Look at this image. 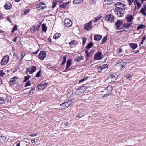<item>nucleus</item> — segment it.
I'll return each mask as SVG.
<instances>
[{
	"instance_id": "nucleus-1",
	"label": "nucleus",
	"mask_w": 146,
	"mask_h": 146,
	"mask_svg": "<svg viewBox=\"0 0 146 146\" xmlns=\"http://www.w3.org/2000/svg\"><path fill=\"white\" fill-rule=\"evenodd\" d=\"M74 99H71L66 102L60 104L61 108L63 109H65L68 107L71 104L72 101Z\"/></svg>"
},
{
	"instance_id": "nucleus-2",
	"label": "nucleus",
	"mask_w": 146,
	"mask_h": 146,
	"mask_svg": "<svg viewBox=\"0 0 146 146\" xmlns=\"http://www.w3.org/2000/svg\"><path fill=\"white\" fill-rule=\"evenodd\" d=\"M115 7H116V9H118L125 10L126 9L125 5L121 2L117 3L115 4Z\"/></svg>"
},
{
	"instance_id": "nucleus-3",
	"label": "nucleus",
	"mask_w": 146,
	"mask_h": 146,
	"mask_svg": "<svg viewBox=\"0 0 146 146\" xmlns=\"http://www.w3.org/2000/svg\"><path fill=\"white\" fill-rule=\"evenodd\" d=\"M125 10L122 9H115L114 12L115 14L119 17H121L123 16L124 14V11Z\"/></svg>"
},
{
	"instance_id": "nucleus-4",
	"label": "nucleus",
	"mask_w": 146,
	"mask_h": 146,
	"mask_svg": "<svg viewBox=\"0 0 146 146\" xmlns=\"http://www.w3.org/2000/svg\"><path fill=\"white\" fill-rule=\"evenodd\" d=\"M85 90V89L84 86H82L76 90L75 92V94L76 95H79L83 93Z\"/></svg>"
},
{
	"instance_id": "nucleus-5",
	"label": "nucleus",
	"mask_w": 146,
	"mask_h": 146,
	"mask_svg": "<svg viewBox=\"0 0 146 146\" xmlns=\"http://www.w3.org/2000/svg\"><path fill=\"white\" fill-rule=\"evenodd\" d=\"M105 19L106 21L110 23H113L114 21V17L111 14L107 15L105 17Z\"/></svg>"
},
{
	"instance_id": "nucleus-6",
	"label": "nucleus",
	"mask_w": 146,
	"mask_h": 146,
	"mask_svg": "<svg viewBox=\"0 0 146 146\" xmlns=\"http://www.w3.org/2000/svg\"><path fill=\"white\" fill-rule=\"evenodd\" d=\"M9 59V56L8 55H7L5 56L3 58L1 62V65H5L8 62Z\"/></svg>"
},
{
	"instance_id": "nucleus-7",
	"label": "nucleus",
	"mask_w": 146,
	"mask_h": 146,
	"mask_svg": "<svg viewBox=\"0 0 146 146\" xmlns=\"http://www.w3.org/2000/svg\"><path fill=\"white\" fill-rule=\"evenodd\" d=\"M64 23L65 25L67 27H70L71 26L72 22L69 19H65L64 21Z\"/></svg>"
},
{
	"instance_id": "nucleus-8",
	"label": "nucleus",
	"mask_w": 146,
	"mask_h": 146,
	"mask_svg": "<svg viewBox=\"0 0 146 146\" xmlns=\"http://www.w3.org/2000/svg\"><path fill=\"white\" fill-rule=\"evenodd\" d=\"M92 21H90L85 25L84 28L86 30H90L92 28Z\"/></svg>"
},
{
	"instance_id": "nucleus-9",
	"label": "nucleus",
	"mask_w": 146,
	"mask_h": 146,
	"mask_svg": "<svg viewBox=\"0 0 146 146\" xmlns=\"http://www.w3.org/2000/svg\"><path fill=\"white\" fill-rule=\"evenodd\" d=\"M123 23V21L121 20H118L115 24L116 26V29L117 30L120 29V27Z\"/></svg>"
},
{
	"instance_id": "nucleus-10",
	"label": "nucleus",
	"mask_w": 146,
	"mask_h": 146,
	"mask_svg": "<svg viewBox=\"0 0 146 146\" xmlns=\"http://www.w3.org/2000/svg\"><path fill=\"white\" fill-rule=\"evenodd\" d=\"M36 67L34 66H32L30 67H29L27 68V71L30 74H32L34 73L36 70Z\"/></svg>"
},
{
	"instance_id": "nucleus-11",
	"label": "nucleus",
	"mask_w": 146,
	"mask_h": 146,
	"mask_svg": "<svg viewBox=\"0 0 146 146\" xmlns=\"http://www.w3.org/2000/svg\"><path fill=\"white\" fill-rule=\"evenodd\" d=\"M46 56V52L44 51H41L39 53L38 56L39 58L41 60L44 59Z\"/></svg>"
},
{
	"instance_id": "nucleus-12",
	"label": "nucleus",
	"mask_w": 146,
	"mask_h": 146,
	"mask_svg": "<svg viewBox=\"0 0 146 146\" xmlns=\"http://www.w3.org/2000/svg\"><path fill=\"white\" fill-rule=\"evenodd\" d=\"M102 53L100 51L96 53L94 56V59L96 60L102 59V57L101 56Z\"/></svg>"
},
{
	"instance_id": "nucleus-13",
	"label": "nucleus",
	"mask_w": 146,
	"mask_h": 146,
	"mask_svg": "<svg viewBox=\"0 0 146 146\" xmlns=\"http://www.w3.org/2000/svg\"><path fill=\"white\" fill-rule=\"evenodd\" d=\"M18 78L17 76L11 78L10 80V85H12L17 82Z\"/></svg>"
},
{
	"instance_id": "nucleus-14",
	"label": "nucleus",
	"mask_w": 146,
	"mask_h": 146,
	"mask_svg": "<svg viewBox=\"0 0 146 146\" xmlns=\"http://www.w3.org/2000/svg\"><path fill=\"white\" fill-rule=\"evenodd\" d=\"M146 5L144 3L143 4V7L140 10V12L143 15L146 16Z\"/></svg>"
},
{
	"instance_id": "nucleus-15",
	"label": "nucleus",
	"mask_w": 146,
	"mask_h": 146,
	"mask_svg": "<svg viewBox=\"0 0 146 146\" xmlns=\"http://www.w3.org/2000/svg\"><path fill=\"white\" fill-rule=\"evenodd\" d=\"M126 63L125 62H121L119 63H117L116 66H117L120 68L121 70L123 69L125 66Z\"/></svg>"
},
{
	"instance_id": "nucleus-16",
	"label": "nucleus",
	"mask_w": 146,
	"mask_h": 146,
	"mask_svg": "<svg viewBox=\"0 0 146 146\" xmlns=\"http://www.w3.org/2000/svg\"><path fill=\"white\" fill-rule=\"evenodd\" d=\"M134 19L133 15H128L126 17V21L128 23H132V21H133Z\"/></svg>"
},
{
	"instance_id": "nucleus-17",
	"label": "nucleus",
	"mask_w": 146,
	"mask_h": 146,
	"mask_svg": "<svg viewBox=\"0 0 146 146\" xmlns=\"http://www.w3.org/2000/svg\"><path fill=\"white\" fill-rule=\"evenodd\" d=\"M71 62L72 60L71 59H69L67 60L66 62V66L65 69L66 71H68L70 70L69 68V66L71 65Z\"/></svg>"
},
{
	"instance_id": "nucleus-18",
	"label": "nucleus",
	"mask_w": 146,
	"mask_h": 146,
	"mask_svg": "<svg viewBox=\"0 0 146 146\" xmlns=\"http://www.w3.org/2000/svg\"><path fill=\"white\" fill-rule=\"evenodd\" d=\"M46 7V5L43 2H41L40 3L36 5V7L37 9H39V8L43 9L45 8Z\"/></svg>"
},
{
	"instance_id": "nucleus-19",
	"label": "nucleus",
	"mask_w": 146,
	"mask_h": 146,
	"mask_svg": "<svg viewBox=\"0 0 146 146\" xmlns=\"http://www.w3.org/2000/svg\"><path fill=\"white\" fill-rule=\"evenodd\" d=\"M69 44L71 47H73L74 46H75L76 45H77L78 42L75 40H73L69 42Z\"/></svg>"
},
{
	"instance_id": "nucleus-20",
	"label": "nucleus",
	"mask_w": 146,
	"mask_h": 146,
	"mask_svg": "<svg viewBox=\"0 0 146 146\" xmlns=\"http://www.w3.org/2000/svg\"><path fill=\"white\" fill-rule=\"evenodd\" d=\"M5 9L6 10L10 9L12 7V5L10 3H7L4 5Z\"/></svg>"
},
{
	"instance_id": "nucleus-21",
	"label": "nucleus",
	"mask_w": 146,
	"mask_h": 146,
	"mask_svg": "<svg viewBox=\"0 0 146 146\" xmlns=\"http://www.w3.org/2000/svg\"><path fill=\"white\" fill-rule=\"evenodd\" d=\"M129 45L133 50L135 49L138 47L137 44L135 43H130Z\"/></svg>"
},
{
	"instance_id": "nucleus-22",
	"label": "nucleus",
	"mask_w": 146,
	"mask_h": 146,
	"mask_svg": "<svg viewBox=\"0 0 146 146\" xmlns=\"http://www.w3.org/2000/svg\"><path fill=\"white\" fill-rule=\"evenodd\" d=\"M102 38V36L99 35H95L94 36V39L96 41L99 40L101 39Z\"/></svg>"
},
{
	"instance_id": "nucleus-23",
	"label": "nucleus",
	"mask_w": 146,
	"mask_h": 146,
	"mask_svg": "<svg viewBox=\"0 0 146 146\" xmlns=\"http://www.w3.org/2000/svg\"><path fill=\"white\" fill-rule=\"evenodd\" d=\"M115 75V74H111L109 77V79L111 80V81H113L116 78Z\"/></svg>"
},
{
	"instance_id": "nucleus-24",
	"label": "nucleus",
	"mask_w": 146,
	"mask_h": 146,
	"mask_svg": "<svg viewBox=\"0 0 146 146\" xmlns=\"http://www.w3.org/2000/svg\"><path fill=\"white\" fill-rule=\"evenodd\" d=\"M131 24V23H125L123 25V27L125 29H128L129 28Z\"/></svg>"
},
{
	"instance_id": "nucleus-25",
	"label": "nucleus",
	"mask_w": 146,
	"mask_h": 146,
	"mask_svg": "<svg viewBox=\"0 0 146 146\" xmlns=\"http://www.w3.org/2000/svg\"><path fill=\"white\" fill-rule=\"evenodd\" d=\"M41 24L39 23L37 25H34L33 26L34 27V30L35 32L38 31L39 30V28Z\"/></svg>"
},
{
	"instance_id": "nucleus-26",
	"label": "nucleus",
	"mask_w": 146,
	"mask_h": 146,
	"mask_svg": "<svg viewBox=\"0 0 146 146\" xmlns=\"http://www.w3.org/2000/svg\"><path fill=\"white\" fill-rule=\"evenodd\" d=\"M91 52L89 53L88 52V50L86 49L85 51V53L86 54V56L87 57H89L90 55H92L93 52L92 51H90Z\"/></svg>"
},
{
	"instance_id": "nucleus-27",
	"label": "nucleus",
	"mask_w": 146,
	"mask_h": 146,
	"mask_svg": "<svg viewBox=\"0 0 146 146\" xmlns=\"http://www.w3.org/2000/svg\"><path fill=\"white\" fill-rule=\"evenodd\" d=\"M104 1L107 4H110L114 3L115 0H104Z\"/></svg>"
},
{
	"instance_id": "nucleus-28",
	"label": "nucleus",
	"mask_w": 146,
	"mask_h": 146,
	"mask_svg": "<svg viewBox=\"0 0 146 146\" xmlns=\"http://www.w3.org/2000/svg\"><path fill=\"white\" fill-rule=\"evenodd\" d=\"M6 137L5 136H2L0 137V143H3L6 139Z\"/></svg>"
},
{
	"instance_id": "nucleus-29",
	"label": "nucleus",
	"mask_w": 146,
	"mask_h": 146,
	"mask_svg": "<svg viewBox=\"0 0 146 146\" xmlns=\"http://www.w3.org/2000/svg\"><path fill=\"white\" fill-rule=\"evenodd\" d=\"M60 36V34L58 33H56L53 36V38L54 39L58 38Z\"/></svg>"
},
{
	"instance_id": "nucleus-30",
	"label": "nucleus",
	"mask_w": 146,
	"mask_h": 146,
	"mask_svg": "<svg viewBox=\"0 0 146 146\" xmlns=\"http://www.w3.org/2000/svg\"><path fill=\"white\" fill-rule=\"evenodd\" d=\"M102 18V16H99L96 17L93 20V21L94 23L96 22L97 21L100 19Z\"/></svg>"
},
{
	"instance_id": "nucleus-31",
	"label": "nucleus",
	"mask_w": 146,
	"mask_h": 146,
	"mask_svg": "<svg viewBox=\"0 0 146 146\" xmlns=\"http://www.w3.org/2000/svg\"><path fill=\"white\" fill-rule=\"evenodd\" d=\"M83 59V57L82 56H78L76 57L75 59V61L78 62L81 61Z\"/></svg>"
},
{
	"instance_id": "nucleus-32",
	"label": "nucleus",
	"mask_w": 146,
	"mask_h": 146,
	"mask_svg": "<svg viewBox=\"0 0 146 146\" xmlns=\"http://www.w3.org/2000/svg\"><path fill=\"white\" fill-rule=\"evenodd\" d=\"M83 0H74L73 3L74 4H77L82 3Z\"/></svg>"
},
{
	"instance_id": "nucleus-33",
	"label": "nucleus",
	"mask_w": 146,
	"mask_h": 146,
	"mask_svg": "<svg viewBox=\"0 0 146 146\" xmlns=\"http://www.w3.org/2000/svg\"><path fill=\"white\" fill-rule=\"evenodd\" d=\"M135 2L137 5V7L138 9H139L141 7V3H139L136 0L135 1Z\"/></svg>"
},
{
	"instance_id": "nucleus-34",
	"label": "nucleus",
	"mask_w": 146,
	"mask_h": 146,
	"mask_svg": "<svg viewBox=\"0 0 146 146\" xmlns=\"http://www.w3.org/2000/svg\"><path fill=\"white\" fill-rule=\"evenodd\" d=\"M145 25H141L138 26L137 28V30H139V29L144 28L145 27Z\"/></svg>"
},
{
	"instance_id": "nucleus-35",
	"label": "nucleus",
	"mask_w": 146,
	"mask_h": 146,
	"mask_svg": "<svg viewBox=\"0 0 146 146\" xmlns=\"http://www.w3.org/2000/svg\"><path fill=\"white\" fill-rule=\"evenodd\" d=\"M42 31L44 32H46L47 29V27L46 25L44 24H42Z\"/></svg>"
},
{
	"instance_id": "nucleus-36",
	"label": "nucleus",
	"mask_w": 146,
	"mask_h": 146,
	"mask_svg": "<svg viewBox=\"0 0 146 146\" xmlns=\"http://www.w3.org/2000/svg\"><path fill=\"white\" fill-rule=\"evenodd\" d=\"M93 44L92 42H90L89 43L87 46H86V48L87 49H89L90 48L93 46Z\"/></svg>"
},
{
	"instance_id": "nucleus-37",
	"label": "nucleus",
	"mask_w": 146,
	"mask_h": 146,
	"mask_svg": "<svg viewBox=\"0 0 146 146\" xmlns=\"http://www.w3.org/2000/svg\"><path fill=\"white\" fill-rule=\"evenodd\" d=\"M107 40V36H106L102 40L101 44H102L105 43Z\"/></svg>"
},
{
	"instance_id": "nucleus-38",
	"label": "nucleus",
	"mask_w": 146,
	"mask_h": 146,
	"mask_svg": "<svg viewBox=\"0 0 146 146\" xmlns=\"http://www.w3.org/2000/svg\"><path fill=\"white\" fill-rule=\"evenodd\" d=\"M67 3H63V4H62L60 6V7L61 8H63V9H64L66 6L67 5Z\"/></svg>"
},
{
	"instance_id": "nucleus-39",
	"label": "nucleus",
	"mask_w": 146,
	"mask_h": 146,
	"mask_svg": "<svg viewBox=\"0 0 146 146\" xmlns=\"http://www.w3.org/2000/svg\"><path fill=\"white\" fill-rule=\"evenodd\" d=\"M31 82L29 81H28L26 82L25 84V87H26L27 86H30L31 85Z\"/></svg>"
},
{
	"instance_id": "nucleus-40",
	"label": "nucleus",
	"mask_w": 146,
	"mask_h": 146,
	"mask_svg": "<svg viewBox=\"0 0 146 146\" xmlns=\"http://www.w3.org/2000/svg\"><path fill=\"white\" fill-rule=\"evenodd\" d=\"M5 101L4 98L3 97H0V104L4 103Z\"/></svg>"
},
{
	"instance_id": "nucleus-41",
	"label": "nucleus",
	"mask_w": 146,
	"mask_h": 146,
	"mask_svg": "<svg viewBox=\"0 0 146 146\" xmlns=\"http://www.w3.org/2000/svg\"><path fill=\"white\" fill-rule=\"evenodd\" d=\"M30 78V76L29 75H27V76H25L24 77V80L23 81L24 82L27 81Z\"/></svg>"
},
{
	"instance_id": "nucleus-42",
	"label": "nucleus",
	"mask_w": 146,
	"mask_h": 146,
	"mask_svg": "<svg viewBox=\"0 0 146 146\" xmlns=\"http://www.w3.org/2000/svg\"><path fill=\"white\" fill-rule=\"evenodd\" d=\"M25 53L24 52H22L21 54V61L23 57H24V56H25Z\"/></svg>"
},
{
	"instance_id": "nucleus-43",
	"label": "nucleus",
	"mask_w": 146,
	"mask_h": 146,
	"mask_svg": "<svg viewBox=\"0 0 146 146\" xmlns=\"http://www.w3.org/2000/svg\"><path fill=\"white\" fill-rule=\"evenodd\" d=\"M87 38L85 37H83L82 38V45H84L86 42L87 41Z\"/></svg>"
},
{
	"instance_id": "nucleus-44",
	"label": "nucleus",
	"mask_w": 146,
	"mask_h": 146,
	"mask_svg": "<svg viewBox=\"0 0 146 146\" xmlns=\"http://www.w3.org/2000/svg\"><path fill=\"white\" fill-rule=\"evenodd\" d=\"M41 76V71L39 70L36 74V77H40Z\"/></svg>"
},
{
	"instance_id": "nucleus-45",
	"label": "nucleus",
	"mask_w": 146,
	"mask_h": 146,
	"mask_svg": "<svg viewBox=\"0 0 146 146\" xmlns=\"http://www.w3.org/2000/svg\"><path fill=\"white\" fill-rule=\"evenodd\" d=\"M84 114L82 113H79L77 115V117L78 118H80L81 117H82L83 116H84Z\"/></svg>"
},
{
	"instance_id": "nucleus-46",
	"label": "nucleus",
	"mask_w": 146,
	"mask_h": 146,
	"mask_svg": "<svg viewBox=\"0 0 146 146\" xmlns=\"http://www.w3.org/2000/svg\"><path fill=\"white\" fill-rule=\"evenodd\" d=\"M41 89H43L45 88L46 86L47 85V83H45L44 84H41Z\"/></svg>"
},
{
	"instance_id": "nucleus-47",
	"label": "nucleus",
	"mask_w": 146,
	"mask_h": 146,
	"mask_svg": "<svg viewBox=\"0 0 146 146\" xmlns=\"http://www.w3.org/2000/svg\"><path fill=\"white\" fill-rule=\"evenodd\" d=\"M88 79V77H85L83 79H82L81 80H80L79 82V83H81L85 80H86Z\"/></svg>"
},
{
	"instance_id": "nucleus-48",
	"label": "nucleus",
	"mask_w": 146,
	"mask_h": 146,
	"mask_svg": "<svg viewBox=\"0 0 146 146\" xmlns=\"http://www.w3.org/2000/svg\"><path fill=\"white\" fill-rule=\"evenodd\" d=\"M35 88H33L30 90L29 92V94H32L33 93V92L35 90Z\"/></svg>"
},
{
	"instance_id": "nucleus-49",
	"label": "nucleus",
	"mask_w": 146,
	"mask_h": 146,
	"mask_svg": "<svg viewBox=\"0 0 146 146\" xmlns=\"http://www.w3.org/2000/svg\"><path fill=\"white\" fill-rule=\"evenodd\" d=\"M17 29V27L16 25H15L12 28V32H13L15 31Z\"/></svg>"
},
{
	"instance_id": "nucleus-50",
	"label": "nucleus",
	"mask_w": 146,
	"mask_h": 146,
	"mask_svg": "<svg viewBox=\"0 0 146 146\" xmlns=\"http://www.w3.org/2000/svg\"><path fill=\"white\" fill-rule=\"evenodd\" d=\"M97 70L98 72L99 73L101 72L102 70H103L101 66L100 67H98L97 68Z\"/></svg>"
},
{
	"instance_id": "nucleus-51",
	"label": "nucleus",
	"mask_w": 146,
	"mask_h": 146,
	"mask_svg": "<svg viewBox=\"0 0 146 146\" xmlns=\"http://www.w3.org/2000/svg\"><path fill=\"white\" fill-rule=\"evenodd\" d=\"M34 27L33 26L32 27H31L30 28V31L32 33H34L35 32L34 30Z\"/></svg>"
},
{
	"instance_id": "nucleus-52",
	"label": "nucleus",
	"mask_w": 146,
	"mask_h": 146,
	"mask_svg": "<svg viewBox=\"0 0 146 146\" xmlns=\"http://www.w3.org/2000/svg\"><path fill=\"white\" fill-rule=\"evenodd\" d=\"M102 69H105L106 68H107L108 67V66L107 64H105L104 65H102V66H101Z\"/></svg>"
},
{
	"instance_id": "nucleus-53",
	"label": "nucleus",
	"mask_w": 146,
	"mask_h": 146,
	"mask_svg": "<svg viewBox=\"0 0 146 146\" xmlns=\"http://www.w3.org/2000/svg\"><path fill=\"white\" fill-rule=\"evenodd\" d=\"M5 74V73L2 70H0V76H3Z\"/></svg>"
},
{
	"instance_id": "nucleus-54",
	"label": "nucleus",
	"mask_w": 146,
	"mask_h": 146,
	"mask_svg": "<svg viewBox=\"0 0 146 146\" xmlns=\"http://www.w3.org/2000/svg\"><path fill=\"white\" fill-rule=\"evenodd\" d=\"M128 4L129 5H131L133 2V0H127Z\"/></svg>"
},
{
	"instance_id": "nucleus-55",
	"label": "nucleus",
	"mask_w": 146,
	"mask_h": 146,
	"mask_svg": "<svg viewBox=\"0 0 146 146\" xmlns=\"http://www.w3.org/2000/svg\"><path fill=\"white\" fill-rule=\"evenodd\" d=\"M89 1L91 4H94L96 3V0H89Z\"/></svg>"
},
{
	"instance_id": "nucleus-56",
	"label": "nucleus",
	"mask_w": 146,
	"mask_h": 146,
	"mask_svg": "<svg viewBox=\"0 0 146 146\" xmlns=\"http://www.w3.org/2000/svg\"><path fill=\"white\" fill-rule=\"evenodd\" d=\"M56 2H54L53 3L52 7L53 9L56 6Z\"/></svg>"
},
{
	"instance_id": "nucleus-57",
	"label": "nucleus",
	"mask_w": 146,
	"mask_h": 146,
	"mask_svg": "<svg viewBox=\"0 0 146 146\" xmlns=\"http://www.w3.org/2000/svg\"><path fill=\"white\" fill-rule=\"evenodd\" d=\"M29 10L28 9H25L24 11V14H27L29 12Z\"/></svg>"
},
{
	"instance_id": "nucleus-58",
	"label": "nucleus",
	"mask_w": 146,
	"mask_h": 146,
	"mask_svg": "<svg viewBox=\"0 0 146 146\" xmlns=\"http://www.w3.org/2000/svg\"><path fill=\"white\" fill-rule=\"evenodd\" d=\"M7 20L9 22L11 23V22H12L11 20V18H10V17H9V16L7 17Z\"/></svg>"
},
{
	"instance_id": "nucleus-59",
	"label": "nucleus",
	"mask_w": 146,
	"mask_h": 146,
	"mask_svg": "<svg viewBox=\"0 0 146 146\" xmlns=\"http://www.w3.org/2000/svg\"><path fill=\"white\" fill-rule=\"evenodd\" d=\"M37 88L38 89H41V84H38L37 86Z\"/></svg>"
},
{
	"instance_id": "nucleus-60",
	"label": "nucleus",
	"mask_w": 146,
	"mask_h": 146,
	"mask_svg": "<svg viewBox=\"0 0 146 146\" xmlns=\"http://www.w3.org/2000/svg\"><path fill=\"white\" fill-rule=\"evenodd\" d=\"M37 135V134L36 133H33V134H30V136L31 137H34Z\"/></svg>"
},
{
	"instance_id": "nucleus-61",
	"label": "nucleus",
	"mask_w": 146,
	"mask_h": 146,
	"mask_svg": "<svg viewBox=\"0 0 146 146\" xmlns=\"http://www.w3.org/2000/svg\"><path fill=\"white\" fill-rule=\"evenodd\" d=\"M66 56H64L63 58V61L66 62Z\"/></svg>"
},
{
	"instance_id": "nucleus-62",
	"label": "nucleus",
	"mask_w": 146,
	"mask_h": 146,
	"mask_svg": "<svg viewBox=\"0 0 146 146\" xmlns=\"http://www.w3.org/2000/svg\"><path fill=\"white\" fill-rule=\"evenodd\" d=\"M39 51V50L38 49L35 52H32V53L33 54H37L38 53V51Z\"/></svg>"
},
{
	"instance_id": "nucleus-63",
	"label": "nucleus",
	"mask_w": 146,
	"mask_h": 146,
	"mask_svg": "<svg viewBox=\"0 0 146 146\" xmlns=\"http://www.w3.org/2000/svg\"><path fill=\"white\" fill-rule=\"evenodd\" d=\"M130 74H128L126 76V77L127 79H129V80H130V79H129V78L130 77Z\"/></svg>"
},
{
	"instance_id": "nucleus-64",
	"label": "nucleus",
	"mask_w": 146,
	"mask_h": 146,
	"mask_svg": "<svg viewBox=\"0 0 146 146\" xmlns=\"http://www.w3.org/2000/svg\"><path fill=\"white\" fill-rule=\"evenodd\" d=\"M146 39V37L145 36H144L142 38L141 41H144Z\"/></svg>"
}]
</instances>
